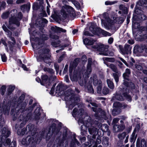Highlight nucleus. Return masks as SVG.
<instances>
[{
  "mask_svg": "<svg viewBox=\"0 0 147 147\" xmlns=\"http://www.w3.org/2000/svg\"><path fill=\"white\" fill-rule=\"evenodd\" d=\"M40 37V38L42 40V41L47 40L48 38V36L45 34H42L41 35ZM42 42H43V41H42Z\"/></svg>",
  "mask_w": 147,
  "mask_h": 147,
  "instance_id": "46",
  "label": "nucleus"
},
{
  "mask_svg": "<svg viewBox=\"0 0 147 147\" xmlns=\"http://www.w3.org/2000/svg\"><path fill=\"white\" fill-rule=\"evenodd\" d=\"M42 78L43 82L46 83L47 82L49 81L48 80V77L47 75H45L42 76Z\"/></svg>",
  "mask_w": 147,
  "mask_h": 147,
  "instance_id": "44",
  "label": "nucleus"
},
{
  "mask_svg": "<svg viewBox=\"0 0 147 147\" xmlns=\"http://www.w3.org/2000/svg\"><path fill=\"white\" fill-rule=\"evenodd\" d=\"M97 126L98 128V130H102L103 132H106L109 130V126L106 124H104L102 125L100 123L98 122Z\"/></svg>",
  "mask_w": 147,
  "mask_h": 147,
  "instance_id": "19",
  "label": "nucleus"
},
{
  "mask_svg": "<svg viewBox=\"0 0 147 147\" xmlns=\"http://www.w3.org/2000/svg\"><path fill=\"white\" fill-rule=\"evenodd\" d=\"M143 6L145 7H147V0H139L137 4L134 11V12L138 16L141 13H143L142 11L140 9Z\"/></svg>",
  "mask_w": 147,
  "mask_h": 147,
  "instance_id": "8",
  "label": "nucleus"
},
{
  "mask_svg": "<svg viewBox=\"0 0 147 147\" xmlns=\"http://www.w3.org/2000/svg\"><path fill=\"white\" fill-rule=\"evenodd\" d=\"M33 7L34 9H37L39 7L38 3L37 2L34 3L33 5Z\"/></svg>",
  "mask_w": 147,
  "mask_h": 147,
  "instance_id": "58",
  "label": "nucleus"
},
{
  "mask_svg": "<svg viewBox=\"0 0 147 147\" xmlns=\"http://www.w3.org/2000/svg\"><path fill=\"white\" fill-rule=\"evenodd\" d=\"M104 63L108 67H109L115 72L118 71L117 69V67L114 64L112 63L108 64L106 63L105 62H104Z\"/></svg>",
  "mask_w": 147,
  "mask_h": 147,
  "instance_id": "24",
  "label": "nucleus"
},
{
  "mask_svg": "<svg viewBox=\"0 0 147 147\" xmlns=\"http://www.w3.org/2000/svg\"><path fill=\"white\" fill-rule=\"evenodd\" d=\"M7 35L8 37L10 38V39L13 41V42H11L10 41L8 42V43L9 45H11V44H12L13 45H15L16 44V41L15 38L11 36L12 35V32H11V34H7Z\"/></svg>",
  "mask_w": 147,
  "mask_h": 147,
  "instance_id": "29",
  "label": "nucleus"
},
{
  "mask_svg": "<svg viewBox=\"0 0 147 147\" xmlns=\"http://www.w3.org/2000/svg\"><path fill=\"white\" fill-rule=\"evenodd\" d=\"M11 17L9 18V25L7 26L8 28L11 29L12 28L11 26V25L14 24L18 26L20 25V21L21 20L22 18V13L19 12L17 18L16 16L17 15V11L16 9H13L11 10L10 12Z\"/></svg>",
  "mask_w": 147,
  "mask_h": 147,
  "instance_id": "1",
  "label": "nucleus"
},
{
  "mask_svg": "<svg viewBox=\"0 0 147 147\" xmlns=\"http://www.w3.org/2000/svg\"><path fill=\"white\" fill-rule=\"evenodd\" d=\"M126 136V133L125 132L119 134L117 136L119 138L120 140H122L124 139Z\"/></svg>",
  "mask_w": 147,
  "mask_h": 147,
  "instance_id": "34",
  "label": "nucleus"
},
{
  "mask_svg": "<svg viewBox=\"0 0 147 147\" xmlns=\"http://www.w3.org/2000/svg\"><path fill=\"white\" fill-rule=\"evenodd\" d=\"M93 47L96 49L98 51L101 52L99 53L100 54L103 55H107L106 52L107 51V49L108 47V46H105L103 45L100 44L96 46H93Z\"/></svg>",
  "mask_w": 147,
  "mask_h": 147,
  "instance_id": "10",
  "label": "nucleus"
},
{
  "mask_svg": "<svg viewBox=\"0 0 147 147\" xmlns=\"http://www.w3.org/2000/svg\"><path fill=\"white\" fill-rule=\"evenodd\" d=\"M1 55L2 61L3 62H5L7 60V57L5 54H1Z\"/></svg>",
  "mask_w": 147,
  "mask_h": 147,
  "instance_id": "59",
  "label": "nucleus"
},
{
  "mask_svg": "<svg viewBox=\"0 0 147 147\" xmlns=\"http://www.w3.org/2000/svg\"><path fill=\"white\" fill-rule=\"evenodd\" d=\"M34 126L31 125V124H29L28 125H27V126L26 128H28V130L29 131H32V132L33 131V133H34V130H33V128H34Z\"/></svg>",
  "mask_w": 147,
  "mask_h": 147,
  "instance_id": "47",
  "label": "nucleus"
},
{
  "mask_svg": "<svg viewBox=\"0 0 147 147\" xmlns=\"http://www.w3.org/2000/svg\"><path fill=\"white\" fill-rule=\"evenodd\" d=\"M69 1H70L72 2L73 4H74L75 6L78 9H80V4L78 2L76 1L75 0H68Z\"/></svg>",
  "mask_w": 147,
  "mask_h": 147,
  "instance_id": "32",
  "label": "nucleus"
},
{
  "mask_svg": "<svg viewBox=\"0 0 147 147\" xmlns=\"http://www.w3.org/2000/svg\"><path fill=\"white\" fill-rule=\"evenodd\" d=\"M90 83H92V82H93V84L94 86H97L99 85V81H101L100 80H98L97 79V77L96 75H94L92 77L90 78Z\"/></svg>",
  "mask_w": 147,
  "mask_h": 147,
  "instance_id": "20",
  "label": "nucleus"
},
{
  "mask_svg": "<svg viewBox=\"0 0 147 147\" xmlns=\"http://www.w3.org/2000/svg\"><path fill=\"white\" fill-rule=\"evenodd\" d=\"M119 119L118 118H115L113 119V123L116 124L119 121Z\"/></svg>",
  "mask_w": 147,
  "mask_h": 147,
  "instance_id": "63",
  "label": "nucleus"
},
{
  "mask_svg": "<svg viewBox=\"0 0 147 147\" xmlns=\"http://www.w3.org/2000/svg\"><path fill=\"white\" fill-rule=\"evenodd\" d=\"M91 105L96 107H92L91 108L92 109V111L96 112V114L99 113H100L101 115H105V112L103 110H102L100 108H97V105L94 102H91Z\"/></svg>",
  "mask_w": 147,
  "mask_h": 147,
  "instance_id": "15",
  "label": "nucleus"
},
{
  "mask_svg": "<svg viewBox=\"0 0 147 147\" xmlns=\"http://www.w3.org/2000/svg\"><path fill=\"white\" fill-rule=\"evenodd\" d=\"M49 49L48 48H43L40 50L39 57L44 61L45 62H50V55L49 54Z\"/></svg>",
  "mask_w": 147,
  "mask_h": 147,
  "instance_id": "6",
  "label": "nucleus"
},
{
  "mask_svg": "<svg viewBox=\"0 0 147 147\" xmlns=\"http://www.w3.org/2000/svg\"><path fill=\"white\" fill-rule=\"evenodd\" d=\"M62 86L61 84H59L56 87V93H57L60 90H62Z\"/></svg>",
  "mask_w": 147,
  "mask_h": 147,
  "instance_id": "54",
  "label": "nucleus"
},
{
  "mask_svg": "<svg viewBox=\"0 0 147 147\" xmlns=\"http://www.w3.org/2000/svg\"><path fill=\"white\" fill-rule=\"evenodd\" d=\"M74 12V9L71 7L65 5L63 6L61 10V14L65 19L68 17L71 13L73 14Z\"/></svg>",
  "mask_w": 147,
  "mask_h": 147,
  "instance_id": "9",
  "label": "nucleus"
},
{
  "mask_svg": "<svg viewBox=\"0 0 147 147\" xmlns=\"http://www.w3.org/2000/svg\"><path fill=\"white\" fill-rule=\"evenodd\" d=\"M132 27L134 28H138L139 26V24L135 22H133Z\"/></svg>",
  "mask_w": 147,
  "mask_h": 147,
  "instance_id": "57",
  "label": "nucleus"
},
{
  "mask_svg": "<svg viewBox=\"0 0 147 147\" xmlns=\"http://www.w3.org/2000/svg\"><path fill=\"white\" fill-rule=\"evenodd\" d=\"M136 68L138 70H142V66L136 64L135 65Z\"/></svg>",
  "mask_w": 147,
  "mask_h": 147,
  "instance_id": "61",
  "label": "nucleus"
},
{
  "mask_svg": "<svg viewBox=\"0 0 147 147\" xmlns=\"http://www.w3.org/2000/svg\"><path fill=\"white\" fill-rule=\"evenodd\" d=\"M119 48L121 53L123 55L125 54H130L131 53V47L128 45H125L124 49L121 46H119Z\"/></svg>",
  "mask_w": 147,
  "mask_h": 147,
  "instance_id": "16",
  "label": "nucleus"
},
{
  "mask_svg": "<svg viewBox=\"0 0 147 147\" xmlns=\"http://www.w3.org/2000/svg\"><path fill=\"white\" fill-rule=\"evenodd\" d=\"M31 115V113H29L25 117L23 115H21L19 117L18 119L20 121H22L20 124V127H23L26 124V122L30 118Z\"/></svg>",
  "mask_w": 147,
  "mask_h": 147,
  "instance_id": "13",
  "label": "nucleus"
},
{
  "mask_svg": "<svg viewBox=\"0 0 147 147\" xmlns=\"http://www.w3.org/2000/svg\"><path fill=\"white\" fill-rule=\"evenodd\" d=\"M38 40L39 42L38 44H37V42H35L34 43H33V42L32 43V45L33 47V48L35 49H38L40 48L41 47V45H40L41 44L40 43V41H41V40L37 38V40Z\"/></svg>",
  "mask_w": 147,
  "mask_h": 147,
  "instance_id": "25",
  "label": "nucleus"
},
{
  "mask_svg": "<svg viewBox=\"0 0 147 147\" xmlns=\"http://www.w3.org/2000/svg\"><path fill=\"white\" fill-rule=\"evenodd\" d=\"M105 13H104L103 14V17L105 18V20L101 19V24L102 26H103L104 27L106 28L109 29L111 28L112 25L114 24V22L120 24L122 23L123 20L121 17H118L115 18H113V19L114 21H113L111 20L109 18H105L104 16Z\"/></svg>",
  "mask_w": 147,
  "mask_h": 147,
  "instance_id": "4",
  "label": "nucleus"
},
{
  "mask_svg": "<svg viewBox=\"0 0 147 147\" xmlns=\"http://www.w3.org/2000/svg\"><path fill=\"white\" fill-rule=\"evenodd\" d=\"M102 92L105 95L107 94L109 92V89L107 87H105L103 88L102 90Z\"/></svg>",
  "mask_w": 147,
  "mask_h": 147,
  "instance_id": "49",
  "label": "nucleus"
},
{
  "mask_svg": "<svg viewBox=\"0 0 147 147\" xmlns=\"http://www.w3.org/2000/svg\"><path fill=\"white\" fill-rule=\"evenodd\" d=\"M119 8L120 9L123 11L124 13H127V8L124 5H120L119 6Z\"/></svg>",
  "mask_w": 147,
  "mask_h": 147,
  "instance_id": "40",
  "label": "nucleus"
},
{
  "mask_svg": "<svg viewBox=\"0 0 147 147\" xmlns=\"http://www.w3.org/2000/svg\"><path fill=\"white\" fill-rule=\"evenodd\" d=\"M9 12L8 11L3 13L1 16L2 18L3 19H6L9 16Z\"/></svg>",
  "mask_w": 147,
  "mask_h": 147,
  "instance_id": "43",
  "label": "nucleus"
},
{
  "mask_svg": "<svg viewBox=\"0 0 147 147\" xmlns=\"http://www.w3.org/2000/svg\"><path fill=\"white\" fill-rule=\"evenodd\" d=\"M146 143L145 140L143 139H142L140 142V146L141 147H146Z\"/></svg>",
  "mask_w": 147,
  "mask_h": 147,
  "instance_id": "50",
  "label": "nucleus"
},
{
  "mask_svg": "<svg viewBox=\"0 0 147 147\" xmlns=\"http://www.w3.org/2000/svg\"><path fill=\"white\" fill-rule=\"evenodd\" d=\"M59 41H58L57 43L56 42H52L51 44L54 47H56L58 46V45L59 44Z\"/></svg>",
  "mask_w": 147,
  "mask_h": 147,
  "instance_id": "62",
  "label": "nucleus"
},
{
  "mask_svg": "<svg viewBox=\"0 0 147 147\" xmlns=\"http://www.w3.org/2000/svg\"><path fill=\"white\" fill-rule=\"evenodd\" d=\"M86 119H87V120H85L84 124H85L86 127L88 128V130L90 134H95L97 132V133L98 135L99 130H98V127L97 126V123L98 122L97 121L95 120H92L91 118L88 116H86Z\"/></svg>",
  "mask_w": 147,
  "mask_h": 147,
  "instance_id": "3",
  "label": "nucleus"
},
{
  "mask_svg": "<svg viewBox=\"0 0 147 147\" xmlns=\"http://www.w3.org/2000/svg\"><path fill=\"white\" fill-rule=\"evenodd\" d=\"M50 37L51 38L55 40L58 39L59 38L57 36L52 34L50 35Z\"/></svg>",
  "mask_w": 147,
  "mask_h": 147,
  "instance_id": "64",
  "label": "nucleus"
},
{
  "mask_svg": "<svg viewBox=\"0 0 147 147\" xmlns=\"http://www.w3.org/2000/svg\"><path fill=\"white\" fill-rule=\"evenodd\" d=\"M101 32L102 34L105 36H110L111 35V33H109L107 31H106L104 30H101Z\"/></svg>",
  "mask_w": 147,
  "mask_h": 147,
  "instance_id": "51",
  "label": "nucleus"
},
{
  "mask_svg": "<svg viewBox=\"0 0 147 147\" xmlns=\"http://www.w3.org/2000/svg\"><path fill=\"white\" fill-rule=\"evenodd\" d=\"M83 42L85 45H93L94 41L92 40H89L87 38H85L83 40Z\"/></svg>",
  "mask_w": 147,
  "mask_h": 147,
  "instance_id": "30",
  "label": "nucleus"
},
{
  "mask_svg": "<svg viewBox=\"0 0 147 147\" xmlns=\"http://www.w3.org/2000/svg\"><path fill=\"white\" fill-rule=\"evenodd\" d=\"M51 29L53 31L57 33H60L61 32H65L66 31V30L56 26L51 27Z\"/></svg>",
  "mask_w": 147,
  "mask_h": 147,
  "instance_id": "21",
  "label": "nucleus"
},
{
  "mask_svg": "<svg viewBox=\"0 0 147 147\" xmlns=\"http://www.w3.org/2000/svg\"><path fill=\"white\" fill-rule=\"evenodd\" d=\"M86 116L85 118V119L84 120V121L81 118H80L78 120V122L79 124L80 125V124H82V125H81V129L82 130V131L84 130L83 129L84 127H85V126L86 127L85 124H84V123L85 122V120H87V119H86Z\"/></svg>",
  "mask_w": 147,
  "mask_h": 147,
  "instance_id": "28",
  "label": "nucleus"
},
{
  "mask_svg": "<svg viewBox=\"0 0 147 147\" xmlns=\"http://www.w3.org/2000/svg\"><path fill=\"white\" fill-rule=\"evenodd\" d=\"M14 87L12 86H9L8 88V92L9 95L10 94L11 92L14 89Z\"/></svg>",
  "mask_w": 147,
  "mask_h": 147,
  "instance_id": "53",
  "label": "nucleus"
},
{
  "mask_svg": "<svg viewBox=\"0 0 147 147\" xmlns=\"http://www.w3.org/2000/svg\"><path fill=\"white\" fill-rule=\"evenodd\" d=\"M121 105V103L118 102H115L113 104V106L115 108H120Z\"/></svg>",
  "mask_w": 147,
  "mask_h": 147,
  "instance_id": "45",
  "label": "nucleus"
},
{
  "mask_svg": "<svg viewBox=\"0 0 147 147\" xmlns=\"http://www.w3.org/2000/svg\"><path fill=\"white\" fill-rule=\"evenodd\" d=\"M37 135L35 133L34 135L32 134L31 136H28L26 138H24L22 141V144L26 146L30 145L31 147H34L36 144Z\"/></svg>",
  "mask_w": 147,
  "mask_h": 147,
  "instance_id": "5",
  "label": "nucleus"
},
{
  "mask_svg": "<svg viewBox=\"0 0 147 147\" xmlns=\"http://www.w3.org/2000/svg\"><path fill=\"white\" fill-rule=\"evenodd\" d=\"M79 60V59L78 58H76L74 59L73 62H71L70 63L69 67V72L70 78L71 80V74L72 72L73 69L77 66Z\"/></svg>",
  "mask_w": 147,
  "mask_h": 147,
  "instance_id": "17",
  "label": "nucleus"
},
{
  "mask_svg": "<svg viewBox=\"0 0 147 147\" xmlns=\"http://www.w3.org/2000/svg\"><path fill=\"white\" fill-rule=\"evenodd\" d=\"M30 8V3H28L26 5H24L21 7V8L23 11H28Z\"/></svg>",
  "mask_w": 147,
  "mask_h": 147,
  "instance_id": "26",
  "label": "nucleus"
},
{
  "mask_svg": "<svg viewBox=\"0 0 147 147\" xmlns=\"http://www.w3.org/2000/svg\"><path fill=\"white\" fill-rule=\"evenodd\" d=\"M106 61L111 62H114L115 60L113 58L105 57L103 58Z\"/></svg>",
  "mask_w": 147,
  "mask_h": 147,
  "instance_id": "52",
  "label": "nucleus"
},
{
  "mask_svg": "<svg viewBox=\"0 0 147 147\" xmlns=\"http://www.w3.org/2000/svg\"><path fill=\"white\" fill-rule=\"evenodd\" d=\"M134 49L136 51L140 53H142L143 51V49L142 48L138 46H136L135 47Z\"/></svg>",
  "mask_w": 147,
  "mask_h": 147,
  "instance_id": "38",
  "label": "nucleus"
},
{
  "mask_svg": "<svg viewBox=\"0 0 147 147\" xmlns=\"http://www.w3.org/2000/svg\"><path fill=\"white\" fill-rule=\"evenodd\" d=\"M26 130V129L24 128L21 130H18V135L23 136L25 134Z\"/></svg>",
  "mask_w": 147,
  "mask_h": 147,
  "instance_id": "39",
  "label": "nucleus"
},
{
  "mask_svg": "<svg viewBox=\"0 0 147 147\" xmlns=\"http://www.w3.org/2000/svg\"><path fill=\"white\" fill-rule=\"evenodd\" d=\"M87 81L86 79L84 81L80 80L79 81V83L81 86H84L85 87H87L88 90V92L90 93H93L94 92V90L91 84L90 83V81L87 84H86Z\"/></svg>",
  "mask_w": 147,
  "mask_h": 147,
  "instance_id": "12",
  "label": "nucleus"
},
{
  "mask_svg": "<svg viewBox=\"0 0 147 147\" xmlns=\"http://www.w3.org/2000/svg\"><path fill=\"white\" fill-rule=\"evenodd\" d=\"M92 138H91L90 140V144L91 145H92L94 144V139H95L96 138V136L95 134H92Z\"/></svg>",
  "mask_w": 147,
  "mask_h": 147,
  "instance_id": "56",
  "label": "nucleus"
},
{
  "mask_svg": "<svg viewBox=\"0 0 147 147\" xmlns=\"http://www.w3.org/2000/svg\"><path fill=\"white\" fill-rule=\"evenodd\" d=\"M47 22L48 21L46 19L43 18L42 19H41L40 20H39L38 22H37L36 23L37 24H38V23L39 24H40L41 23V24H40L39 25V26H42L44 23H47Z\"/></svg>",
  "mask_w": 147,
  "mask_h": 147,
  "instance_id": "37",
  "label": "nucleus"
},
{
  "mask_svg": "<svg viewBox=\"0 0 147 147\" xmlns=\"http://www.w3.org/2000/svg\"><path fill=\"white\" fill-rule=\"evenodd\" d=\"M27 103L26 102H23V103L21 105V108L20 109V110L24 109Z\"/></svg>",
  "mask_w": 147,
  "mask_h": 147,
  "instance_id": "60",
  "label": "nucleus"
},
{
  "mask_svg": "<svg viewBox=\"0 0 147 147\" xmlns=\"http://www.w3.org/2000/svg\"><path fill=\"white\" fill-rule=\"evenodd\" d=\"M65 99L66 101V104L69 105V108L71 109L80 100L77 97H74L73 91L69 90H67L65 93Z\"/></svg>",
  "mask_w": 147,
  "mask_h": 147,
  "instance_id": "2",
  "label": "nucleus"
},
{
  "mask_svg": "<svg viewBox=\"0 0 147 147\" xmlns=\"http://www.w3.org/2000/svg\"><path fill=\"white\" fill-rule=\"evenodd\" d=\"M108 87L111 89H113L114 88V86L113 82L109 79H108L107 81Z\"/></svg>",
  "mask_w": 147,
  "mask_h": 147,
  "instance_id": "31",
  "label": "nucleus"
},
{
  "mask_svg": "<svg viewBox=\"0 0 147 147\" xmlns=\"http://www.w3.org/2000/svg\"><path fill=\"white\" fill-rule=\"evenodd\" d=\"M92 24L93 25H92L90 27V29L92 32L94 33V31L95 30L96 27V24Z\"/></svg>",
  "mask_w": 147,
  "mask_h": 147,
  "instance_id": "42",
  "label": "nucleus"
},
{
  "mask_svg": "<svg viewBox=\"0 0 147 147\" xmlns=\"http://www.w3.org/2000/svg\"><path fill=\"white\" fill-rule=\"evenodd\" d=\"M137 135L136 134V132L135 131H134L133 132L130 139V141L131 142H134L136 140L137 138Z\"/></svg>",
  "mask_w": 147,
  "mask_h": 147,
  "instance_id": "36",
  "label": "nucleus"
},
{
  "mask_svg": "<svg viewBox=\"0 0 147 147\" xmlns=\"http://www.w3.org/2000/svg\"><path fill=\"white\" fill-rule=\"evenodd\" d=\"M125 128V126L124 124L118 125L115 124L114 125L113 131L114 132H118L123 131Z\"/></svg>",
  "mask_w": 147,
  "mask_h": 147,
  "instance_id": "18",
  "label": "nucleus"
},
{
  "mask_svg": "<svg viewBox=\"0 0 147 147\" xmlns=\"http://www.w3.org/2000/svg\"><path fill=\"white\" fill-rule=\"evenodd\" d=\"M130 74H125V73H123V77L125 80L129 81V76Z\"/></svg>",
  "mask_w": 147,
  "mask_h": 147,
  "instance_id": "55",
  "label": "nucleus"
},
{
  "mask_svg": "<svg viewBox=\"0 0 147 147\" xmlns=\"http://www.w3.org/2000/svg\"><path fill=\"white\" fill-rule=\"evenodd\" d=\"M123 95L122 96L120 94H117L115 96L112 98L111 100H114L116 99L118 100H123L124 99V97L129 100H130L131 99L130 96L127 93H123Z\"/></svg>",
  "mask_w": 147,
  "mask_h": 147,
  "instance_id": "14",
  "label": "nucleus"
},
{
  "mask_svg": "<svg viewBox=\"0 0 147 147\" xmlns=\"http://www.w3.org/2000/svg\"><path fill=\"white\" fill-rule=\"evenodd\" d=\"M92 63V60L91 58H89L88 59V64L87 67V69L86 71H85L83 73L84 77L85 78H87L89 77V75L91 73L92 71L91 68V65Z\"/></svg>",
  "mask_w": 147,
  "mask_h": 147,
  "instance_id": "11",
  "label": "nucleus"
},
{
  "mask_svg": "<svg viewBox=\"0 0 147 147\" xmlns=\"http://www.w3.org/2000/svg\"><path fill=\"white\" fill-rule=\"evenodd\" d=\"M59 131L58 129H56V125L55 123H53L51 126L49 132L46 136H44V134H45L44 131H42L41 134V136L43 138H45L46 140H49L52 136V133L57 134Z\"/></svg>",
  "mask_w": 147,
  "mask_h": 147,
  "instance_id": "7",
  "label": "nucleus"
},
{
  "mask_svg": "<svg viewBox=\"0 0 147 147\" xmlns=\"http://www.w3.org/2000/svg\"><path fill=\"white\" fill-rule=\"evenodd\" d=\"M146 17L145 15L141 13L138 16H134L133 17V19L135 20H138V19L142 20H144L146 19Z\"/></svg>",
  "mask_w": 147,
  "mask_h": 147,
  "instance_id": "22",
  "label": "nucleus"
},
{
  "mask_svg": "<svg viewBox=\"0 0 147 147\" xmlns=\"http://www.w3.org/2000/svg\"><path fill=\"white\" fill-rule=\"evenodd\" d=\"M121 74V72L119 71L112 74V76L117 84L118 83L119 81V77L120 76Z\"/></svg>",
  "mask_w": 147,
  "mask_h": 147,
  "instance_id": "23",
  "label": "nucleus"
},
{
  "mask_svg": "<svg viewBox=\"0 0 147 147\" xmlns=\"http://www.w3.org/2000/svg\"><path fill=\"white\" fill-rule=\"evenodd\" d=\"M2 27L3 30L7 33V34H11V32L7 28L5 25H3Z\"/></svg>",
  "mask_w": 147,
  "mask_h": 147,
  "instance_id": "48",
  "label": "nucleus"
},
{
  "mask_svg": "<svg viewBox=\"0 0 147 147\" xmlns=\"http://www.w3.org/2000/svg\"><path fill=\"white\" fill-rule=\"evenodd\" d=\"M102 86V82L99 81V85H98V87L96 88V91L98 93H101Z\"/></svg>",
  "mask_w": 147,
  "mask_h": 147,
  "instance_id": "33",
  "label": "nucleus"
},
{
  "mask_svg": "<svg viewBox=\"0 0 147 147\" xmlns=\"http://www.w3.org/2000/svg\"><path fill=\"white\" fill-rule=\"evenodd\" d=\"M109 138L108 137H103L102 144H104L105 146H108L109 145Z\"/></svg>",
  "mask_w": 147,
  "mask_h": 147,
  "instance_id": "35",
  "label": "nucleus"
},
{
  "mask_svg": "<svg viewBox=\"0 0 147 147\" xmlns=\"http://www.w3.org/2000/svg\"><path fill=\"white\" fill-rule=\"evenodd\" d=\"M40 108L39 107H37L36 109L34 112V114L35 115V118L37 120L39 119L40 118Z\"/></svg>",
  "mask_w": 147,
  "mask_h": 147,
  "instance_id": "27",
  "label": "nucleus"
},
{
  "mask_svg": "<svg viewBox=\"0 0 147 147\" xmlns=\"http://www.w3.org/2000/svg\"><path fill=\"white\" fill-rule=\"evenodd\" d=\"M43 70L51 74L54 73V71L53 69L51 68L45 67L44 68Z\"/></svg>",
  "mask_w": 147,
  "mask_h": 147,
  "instance_id": "41",
  "label": "nucleus"
}]
</instances>
